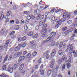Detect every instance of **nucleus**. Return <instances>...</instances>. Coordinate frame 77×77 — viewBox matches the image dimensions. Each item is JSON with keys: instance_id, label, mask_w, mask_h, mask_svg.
Listing matches in <instances>:
<instances>
[{"instance_id": "nucleus-1", "label": "nucleus", "mask_w": 77, "mask_h": 77, "mask_svg": "<svg viewBox=\"0 0 77 77\" xmlns=\"http://www.w3.org/2000/svg\"><path fill=\"white\" fill-rule=\"evenodd\" d=\"M72 44H69L67 46L69 47V48H67L66 50V52H67L69 50V52L71 53H73L74 54V56L76 57L77 56V51L75 52V51H73V47L72 46Z\"/></svg>"}, {"instance_id": "nucleus-2", "label": "nucleus", "mask_w": 77, "mask_h": 77, "mask_svg": "<svg viewBox=\"0 0 77 77\" xmlns=\"http://www.w3.org/2000/svg\"><path fill=\"white\" fill-rule=\"evenodd\" d=\"M67 56L69 57V59L68 61L67 60H66L65 62V64L66 65H67V68L68 69H70L71 67V65L70 63H71V57H72V54L70 53V52L67 54Z\"/></svg>"}, {"instance_id": "nucleus-3", "label": "nucleus", "mask_w": 77, "mask_h": 77, "mask_svg": "<svg viewBox=\"0 0 77 77\" xmlns=\"http://www.w3.org/2000/svg\"><path fill=\"white\" fill-rule=\"evenodd\" d=\"M55 21L57 23V24L55 25V28H58L61 25L62 22H63L61 20H58L57 19L55 20Z\"/></svg>"}, {"instance_id": "nucleus-4", "label": "nucleus", "mask_w": 77, "mask_h": 77, "mask_svg": "<svg viewBox=\"0 0 77 77\" xmlns=\"http://www.w3.org/2000/svg\"><path fill=\"white\" fill-rule=\"evenodd\" d=\"M50 52V51L49 50H48L46 52H45L44 54H43V55L45 57H46V59H48L50 56L49 54V53Z\"/></svg>"}, {"instance_id": "nucleus-5", "label": "nucleus", "mask_w": 77, "mask_h": 77, "mask_svg": "<svg viewBox=\"0 0 77 77\" xmlns=\"http://www.w3.org/2000/svg\"><path fill=\"white\" fill-rule=\"evenodd\" d=\"M66 13H67L66 12H65L63 14V17H66V18L67 19H69L70 17V16L71 15V14H67Z\"/></svg>"}, {"instance_id": "nucleus-6", "label": "nucleus", "mask_w": 77, "mask_h": 77, "mask_svg": "<svg viewBox=\"0 0 77 77\" xmlns=\"http://www.w3.org/2000/svg\"><path fill=\"white\" fill-rule=\"evenodd\" d=\"M47 24H44V25H43V26L42 27V32H47V30L45 28L47 27Z\"/></svg>"}, {"instance_id": "nucleus-7", "label": "nucleus", "mask_w": 77, "mask_h": 77, "mask_svg": "<svg viewBox=\"0 0 77 77\" xmlns=\"http://www.w3.org/2000/svg\"><path fill=\"white\" fill-rule=\"evenodd\" d=\"M7 71L11 73H12L13 72V67H11L10 66H8Z\"/></svg>"}, {"instance_id": "nucleus-8", "label": "nucleus", "mask_w": 77, "mask_h": 77, "mask_svg": "<svg viewBox=\"0 0 77 77\" xmlns=\"http://www.w3.org/2000/svg\"><path fill=\"white\" fill-rule=\"evenodd\" d=\"M51 64L50 65V68H54V60L52 59L50 61Z\"/></svg>"}, {"instance_id": "nucleus-9", "label": "nucleus", "mask_w": 77, "mask_h": 77, "mask_svg": "<svg viewBox=\"0 0 77 77\" xmlns=\"http://www.w3.org/2000/svg\"><path fill=\"white\" fill-rule=\"evenodd\" d=\"M22 45L20 44L17 47L15 48L14 50L15 51H18L20 50L21 47H22Z\"/></svg>"}, {"instance_id": "nucleus-10", "label": "nucleus", "mask_w": 77, "mask_h": 77, "mask_svg": "<svg viewBox=\"0 0 77 77\" xmlns=\"http://www.w3.org/2000/svg\"><path fill=\"white\" fill-rule=\"evenodd\" d=\"M25 59V57L23 56H21L18 59L19 63H22V61H23Z\"/></svg>"}, {"instance_id": "nucleus-11", "label": "nucleus", "mask_w": 77, "mask_h": 77, "mask_svg": "<svg viewBox=\"0 0 77 77\" xmlns=\"http://www.w3.org/2000/svg\"><path fill=\"white\" fill-rule=\"evenodd\" d=\"M10 41L9 40H8L6 42V43L4 45V48L5 49H7L8 48V45Z\"/></svg>"}, {"instance_id": "nucleus-12", "label": "nucleus", "mask_w": 77, "mask_h": 77, "mask_svg": "<svg viewBox=\"0 0 77 77\" xmlns=\"http://www.w3.org/2000/svg\"><path fill=\"white\" fill-rule=\"evenodd\" d=\"M56 54V50L55 49H54L51 52V56L52 57H53L55 56Z\"/></svg>"}, {"instance_id": "nucleus-13", "label": "nucleus", "mask_w": 77, "mask_h": 77, "mask_svg": "<svg viewBox=\"0 0 77 77\" xmlns=\"http://www.w3.org/2000/svg\"><path fill=\"white\" fill-rule=\"evenodd\" d=\"M8 57H9V55L8 54L4 58V61H3V63H5V62L7 60H8Z\"/></svg>"}, {"instance_id": "nucleus-14", "label": "nucleus", "mask_w": 77, "mask_h": 77, "mask_svg": "<svg viewBox=\"0 0 77 77\" xmlns=\"http://www.w3.org/2000/svg\"><path fill=\"white\" fill-rule=\"evenodd\" d=\"M7 69V66L6 64H4L2 67V71L6 70Z\"/></svg>"}, {"instance_id": "nucleus-15", "label": "nucleus", "mask_w": 77, "mask_h": 77, "mask_svg": "<svg viewBox=\"0 0 77 77\" xmlns=\"http://www.w3.org/2000/svg\"><path fill=\"white\" fill-rule=\"evenodd\" d=\"M56 32H53L50 33V36L52 37H54L56 35Z\"/></svg>"}, {"instance_id": "nucleus-16", "label": "nucleus", "mask_w": 77, "mask_h": 77, "mask_svg": "<svg viewBox=\"0 0 77 77\" xmlns=\"http://www.w3.org/2000/svg\"><path fill=\"white\" fill-rule=\"evenodd\" d=\"M65 55H63L62 57V58H61V59H60L59 60L61 61L62 62H63L64 60L65 59Z\"/></svg>"}, {"instance_id": "nucleus-17", "label": "nucleus", "mask_w": 77, "mask_h": 77, "mask_svg": "<svg viewBox=\"0 0 77 77\" xmlns=\"http://www.w3.org/2000/svg\"><path fill=\"white\" fill-rule=\"evenodd\" d=\"M24 67V64H22L20 65V66L19 67V70L20 71L22 70L23 69V68Z\"/></svg>"}, {"instance_id": "nucleus-18", "label": "nucleus", "mask_w": 77, "mask_h": 77, "mask_svg": "<svg viewBox=\"0 0 77 77\" xmlns=\"http://www.w3.org/2000/svg\"><path fill=\"white\" fill-rule=\"evenodd\" d=\"M35 12L37 14H39L41 13V11L38 9H37V10H35L34 13Z\"/></svg>"}, {"instance_id": "nucleus-19", "label": "nucleus", "mask_w": 77, "mask_h": 77, "mask_svg": "<svg viewBox=\"0 0 77 77\" xmlns=\"http://www.w3.org/2000/svg\"><path fill=\"white\" fill-rule=\"evenodd\" d=\"M72 32V31H70V30H67V31H65V32L64 33V34L65 35H67L69 34V32Z\"/></svg>"}, {"instance_id": "nucleus-20", "label": "nucleus", "mask_w": 77, "mask_h": 77, "mask_svg": "<svg viewBox=\"0 0 77 77\" xmlns=\"http://www.w3.org/2000/svg\"><path fill=\"white\" fill-rule=\"evenodd\" d=\"M19 26L17 25H16V26H14V28L15 30H18L19 29Z\"/></svg>"}, {"instance_id": "nucleus-21", "label": "nucleus", "mask_w": 77, "mask_h": 77, "mask_svg": "<svg viewBox=\"0 0 77 77\" xmlns=\"http://www.w3.org/2000/svg\"><path fill=\"white\" fill-rule=\"evenodd\" d=\"M51 45L52 47H56L57 46L56 45V43L55 42H53L51 43Z\"/></svg>"}, {"instance_id": "nucleus-22", "label": "nucleus", "mask_w": 77, "mask_h": 77, "mask_svg": "<svg viewBox=\"0 0 77 77\" xmlns=\"http://www.w3.org/2000/svg\"><path fill=\"white\" fill-rule=\"evenodd\" d=\"M51 72V69H49V70H48V75H50Z\"/></svg>"}, {"instance_id": "nucleus-23", "label": "nucleus", "mask_w": 77, "mask_h": 77, "mask_svg": "<svg viewBox=\"0 0 77 77\" xmlns=\"http://www.w3.org/2000/svg\"><path fill=\"white\" fill-rule=\"evenodd\" d=\"M57 75V72H54L53 73L52 77H55Z\"/></svg>"}, {"instance_id": "nucleus-24", "label": "nucleus", "mask_w": 77, "mask_h": 77, "mask_svg": "<svg viewBox=\"0 0 77 77\" xmlns=\"http://www.w3.org/2000/svg\"><path fill=\"white\" fill-rule=\"evenodd\" d=\"M31 57V54L30 53H28L26 56V58H29Z\"/></svg>"}, {"instance_id": "nucleus-25", "label": "nucleus", "mask_w": 77, "mask_h": 77, "mask_svg": "<svg viewBox=\"0 0 77 77\" xmlns=\"http://www.w3.org/2000/svg\"><path fill=\"white\" fill-rule=\"evenodd\" d=\"M10 13L11 12L10 11H8L7 13V14L6 16H5V17H8L10 15Z\"/></svg>"}, {"instance_id": "nucleus-26", "label": "nucleus", "mask_w": 77, "mask_h": 77, "mask_svg": "<svg viewBox=\"0 0 77 77\" xmlns=\"http://www.w3.org/2000/svg\"><path fill=\"white\" fill-rule=\"evenodd\" d=\"M38 35V34L37 33L35 35H32V38H37Z\"/></svg>"}, {"instance_id": "nucleus-27", "label": "nucleus", "mask_w": 77, "mask_h": 77, "mask_svg": "<svg viewBox=\"0 0 77 77\" xmlns=\"http://www.w3.org/2000/svg\"><path fill=\"white\" fill-rule=\"evenodd\" d=\"M33 32H31L28 33V36H32L33 35Z\"/></svg>"}, {"instance_id": "nucleus-28", "label": "nucleus", "mask_w": 77, "mask_h": 77, "mask_svg": "<svg viewBox=\"0 0 77 77\" xmlns=\"http://www.w3.org/2000/svg\"><path fill=\"white\" fill-rule=\"evenodd\" d=\"M72 20H69L67 21V23H68L70 25L72 23Z\"/></svg>"}, {"instance_id": "nucleus-29", "label": "nucleus", "mask_w": 77, "mask_h": 77, "mask_svg": "<svg viewBox=\"0 0 77 77\" xmlns=\"http://www.w3.org/2000/svg\"><path fill=\"white\" fill-rule=\"evenodd\" d=\"M14 57L16 58L17 57H19L20 56L18 54V53H16L14 55Z\"/></svg>"}, {"instance_id": "nucleus-30", "label": "nucleus", "mask_w": 77, "mask_h": 77, "mask_svg": "<svg viewBox=\"0 0 77 77\" xmlns=\"http://www.w3.org/2000/svg\"><path fill=\"white\" fill-rule=\"evenodd\" d=\"M44 32L43 33V34L42 35V36L43 37H44L45 36H46V32H45V31L44 32Z\"/></svg>"}, {"instance_id": "nucleus-31", "label": "nucleus", "mask_w": 77, "mask_h": 77, "mask_svg": "<svg viewBox=\"0 0 77 77\" xmlns=\"http://www.w3.org/2000/svg\"><path fill=\"white\" fill-rule=\"evenodd\" d=\"M4 29H2L1 30V31H0L1 34H2V35H3L4 33Z\"/></svg>"}, {"instance_id": "nucleus-32", "label": "nucleus", "mask_w": 77, "mask_h": 77, "mask_svg": "<svg viewBox=\"0 0 77 77\" xmlns=\"http://www.w3.org/2000/svg\"><path fill=\"white\" fill-rule=\"evenodd\" d=\"M27 45V43H26V42H24L23 44V45H22V46H22V47H23V48H24L26 46V45Z\"/></svg>"}, {"instance_id": "nucleus-33", "label": "nucleus", "mask_w": 77, "mask_h": 77, "mask_svg": "<svg viewBox=\"0 0 77 77\" xmlns=\"http://www.w3.org/2000/svg\"><path fill=\"white\" fill-rule=\"evenodd\" d=\"M4 18V15L3 14H2L0 16V19L1 20H2Z\"/></svg>"}, {"instance_id": "nucleus-34", "label": "nucleus", "mask_w": 77, "mask_h": 77, "mask_svg": "<svg viewBox=\"0 0 77 77\" xmlns=\"http://www.w3.org/2000/svg\"><path fill=\"white\" fill-rule=\"evenodd\" d=\"M62 50H60L59 51V55H61L62 54Z\"/></svg>"}, {"instance_id": "nucleus-35", "label": "nucleus", "mask_w": 77, "mask_h": 77, "mask_svg": "<svg viewBox=\"0 0 77 77\" xmlns=\"http://www.w3.org/2000/svg\"><path fill=\"white\" fill-rule=\"evenodd\" d=\"M22 41H25L26 39V36H24L23 38H22Z\"/></svg>"}, {"instance_id": "nucleus-36", "label": "nucleus", "mask_w": 77, "mask_h": 77, "mask_svg": "<svg viewBox=\"0 0 77 77\" xmlns=\"http://www.w3.org/2000/svg\"><path fill=\"white\" fill-rule=\"evenodd\" d=\"M65 68H66L65 65V64L63 65L62 66V70L63 71V69H65Z\"/></svg>"}, {"instance_id": "nucleus-37", "label": "nucleus", "mask_w": 77, "mask_h": 77, "mask_svg": "<svg viewBox=\"0 0 77 77\" xmlns=\"http://www.w3.org/2000/svg\"><path fill=\"white\" fill-rule=\"evenodd\" d=\"M44 24V22L43 21H40L39 22V25L40 26L43 25Z\"/></svg>"}, {"instance_id": "nucleus-38", "label": "nucleus", "mask_w": 77, "mask_h": 77, "mask_svg": "<svg viewBox=\"0 0 77 77\" xmlns=\"http://www.w3.org/2000/svg\"><path fill=\"white\" fill-rule=\"evenodd\" d=\"M37 54V53L36 52V51L33 52L32 53V55L33 56H36Z\"/></svg>"}, {"instance_id": "nucleus-39", "label": "nucleus", "mask_w": 77, "mask_h": 77, "mask_svg": "<svg viewBox=\"0 0 77 77\" xmlns=\"http://www.w3.org/2000/svg\"><path fill=\"white\" fill-rule=\"evenodd\" d=\"M67 28L66 26H65L62 28V30L63 31H65L67 29Z\"/></svg>"}, {"instance_id": "nucleus-40", "label": "nucleus", "mask_w": 77, "mask_h": 77, "mask_svg": "<svg viewBox=\"0 0 77 77\" xmlns=\"http://www.w3.org/2000/svg\"><path fill=\"white\" fill-rule=\"evenodd\" d=\"M15 33V31H13L10 34V36H12Z\"/></svg>"}, {"instance_id": "nucleus-41", "label": "nucleus", "mask_w": 77, "mask_h": 77, "mask_svg": "<svg viewBox=\"0 0 77 77\" xmlns=\"http://www.w3.org/2000/svg\"><path fill=\"white\" fill-rule=\"evenodd\" d=\"M24 29L25 30H27L28 29V27L27 26V25H24Z\"/></svg>"}, {"instance_id": "nucleus-42", "label": "nucleus", "mask_w": 77, "mask_h": 77, "mask_svg": "<svg viewBox=\"0 0 77 77\" xmlns=\"http://www.w3.org/2000/svg\"><path fill=\"white\" fill-rule=\"evenodd\" d=\"M40 72L41 73V74L42 75H43L44 73V70L42 69L40 70Z\"/></svg>"}, {"instance_id": "nucleus-43", "label": "nucleus", "mask_w": 77, "mask_h": 77, "mask_svg": "<svg viewBox=\"0 0 77 77\" xmlns=\"http://www.w3.org/2000/svg\"><path fill=\"white\" fill-rule=\"evenodd\" d=\"M26 18L27 19V20H30L31 19V17L30 15L27 16Z\"/></svg>"}, {"instance_id": "nucleus-44", "label": "nucleus", "mask_w": 77, "mask_h": 77, "mask_svg": "<svg viewBox=\"0 0 77 77\" xmlns=\"http://www.w3.org/2000/svg\"><path fill=\"white\" fill-rule=\"evenodd\" d=\"M34 42H35L34 40H33L32 41H30V45H32L34 44Z\"/></svg>"}, {"instance_id": "nucleus-45", "label": "nucleus", "mask_w": 77, "mask_h": 77, "mask_svg": "<svg viewBox=\"0 0 77 77\" xmlns=\"http://www.w3.org/2000/svg\"><path fill=\"white\" fill-rule=\"evenodd\" d=\"M55 19V17H53L51 19V21L53 22L54 21Z\"/></svg>"}, {"instance_id": "nucleus-46", "label": "nucleus", "mask_w": 77, "mask_h": 77, "mask_svg": "<svg viewBox=\"0 0 77 77\" xmlns=\"http://www.w3.org/2000/svg\"><path fill=\"white\" fill-rule=\"evenodd\" d=\"M14 21L15 23H16V24H18L19 23V20L17 19H16Z\"/></svg>"}, {"instance_id": "nucleus-47", "label": "nucleus", "mask_w": 77, "mask_h": 77, "mask_svg": "<svg viewBox=\"0 0 77 77\" xmlns=\"http://www.w3.org/2000/svg\"><path fill=\"white\" fill-rule=\"evenodd\" d=\"M59 69V66L57 65L56 66V68L55 69V71H57Z\"/></svg>"}, {"instance_id": "nucleus-48", "label": "nucleus", "mask_w": 77, "mask_h": 77, "mask_svg": "<svg viewBox=\"0 0 77 77\" xmlns=\"http://www.w3.org/2000/svg\"><path fill=\"white\" fill-rule=\"evenodd\" d=\"M74 33L77 34V29H76V28L74 29Z\"/></svg>"}, {"instance_id": "nucleus-49", "label": "nucleus", "mask_w": 77, "mask_h": 77, "mask_svg": "<svg viewBox=\"0 0 77 77\" xmlns=\"http://www.w3.org/2000/svg\"><path fill=\"white\" fill-rule=\"evenodd\" d=\"M9 18H8V17L6 19V20H5V23H7L9 22Z\"/></svg>"}, {"instance_id": "nucleus-50", "label": "nucleus", "mask_w": 77, "mask_h": 77, "mask_svg": "<svg viewBox=\"0 0 77 77\" xmlns=\"http://www.w3.org/2000/svg\"><path fill=\"white\" fill-rule=\"evenodd\" d=\"M39 28V26H36L35 27V31H37L38 29Z\"/></svg>"}, {"instance_id": "nucleus-51", "label": "nucleus", "mask_w": 77, "mask_h": 77, "mask_svg": "<svg viewBox=\"0 0 77 77\" xmlns=\"http://www.w3.org/2000/svg\"><path fill=\"white\" fill-rule=\"evenodd\" d=\"M48 42L47 41V40H43V41H42V42L43 44L45 43H47Z\"/></svg>"}, {"instance_id": "nucleus-52", "label": "nucleus", "mask_w": 77, "mask_h": 77, "mask_svg": "<svg viewBox=\"0 0 77 77\" xmlns=\"http://www.w3.org/2000/svg\"><path fill=\"white\" fill-rule=\"evenodd\" d=\"M29 21H28L27 20H25V21H24V23H25L26 25L29 24Z\"/></svg>"}, {"instance_id": "nucleus-53", "label": "nucleus", "mask_w": 77, "mask_h": 77, "mask_svg": "<svg viewBox=\"0 0 77 77\" xmlns=\"http://www.w3.org/2000/svg\"><path fill=\"white\" fill-rule=\"evenodd\" d=\"M22 52H20L19 53H17V54H18V55L19 57H20L21 55H22Z\"/></svg>"}, {"instance_id": "nucleus-54", "label": "nucleus", "mask_w": 77, "mask_h": 77, "mask_svg": "<svg viewBox=\"0 0 77 77\" xmlns=\"http://www.w3.org/2000/svg\"><path fill=\"white\" fill-rule=\"evenodd\" d=\"M22 75H23V76L25 74V71L24 70H23L21 72Z\"/></svg>"}, {"instance_id": "nucleus-55", "label": "nucleus", "mask_w": 77, "mask_h": 77, "mask_svg": "<svg viewBox=\"0 0 77 77\" xmlns=\"http://www.w3.org/2000/svg\"><path fill=\"white\" fill-rule=\"evenodd\" d=\"M53 9H52L51 10V12H54V11L56 10V8H53Z\"/></svg>"}, {"instance_id": "nucleus-56", "label": "nucleus", "mask_w": 77, "mask_h": 77, "mask_svg": "<svg viewBox=\"0 0 77 77\" xmlns=\"http://www.w3.org/2000/svg\"><path fill=\"white\" fill-rule=\"evenodd\" d=\"M4 49V47L3 46H0V50H2Z\"/></svg>"}, {"instance_id": "nucleus-57", "label": "nucleus", "mask_w": 77, "mask_h": 77, "mask_svg": "<svg viewBox=\"0 0 77 77\" xmlns=\"http://www.w3.org/2000/svg\"><path fill=\"white\" fill-rule=\"evenodd\" d=\"M31 19L32 20H34L35 19V17L33 15H31Z\"/></svg>"}, {"instance_id": "nucleus-58", "label": "nucleus", "mask_w": 77, "mask_h": 77, "mask_svg": "<svg viewBox=\"0 0 77 77\" xmlns=\"http://www.w3.org/2000/svg\"><path fill=\"white\" fill-rule=\"evenodd\" d=\"M51 40V37H49L47 39V42H48Z\"/></svg>"}, {"instance_id": "nucleus-59", "label": "nucleus", "mask_w": 77, "mask_h": 77, "mask_svg": "<svg viewBox=\"0 0 77 77\" xmlns=\"http://www.w3.org/2000/svg\"><path fill=\"white\" fill-rule=\"evenodd\" d=\"M66 20V18H62V19L61 20V21H62V22H63L65 20Z\"/></svg>"}, {"instance_id": "nucleus-60", "label": "nucleus", "mask_w": 77, "mask_h": 77, "mask_svg": "<svg viewBox=\"0 0 77 77\" xmlns=\"http://www.w3.org/2000/svg\"><path fill=\"white\" fill-rule=\"evenodd\" d=\"M27 53V51H24L23 53V55H25Z\"/></svg>"}, {"instance_id": "nucleus-61", "label": "nucleus", "mask_w": 77, "mask_h": 77, "mask_svg": "<svg viewBox=\"0 0 77 77\" xmlns=\"http://www.w3.org/2000/svg\"><path fill=\"white\" fill-rule=\"evenodd\" d=\"M55 43L56 46H57L59 45V42H57L56 43Z\"/></svg>"}, {"instance_id": "nucleus-62", "label": "nucleus", "mask_w": 77, "mask_h": 77, "mask_svg": "<svg viewBox=\"0 0 77 77\" xmlns=\"http://www.w3.org/2000/svg\"><path fill=\"white\" fill-rule=\"evenodd\" d=\"M17 64H15L14 65V69H16V68H17Z\"/></svg>"}, {"instance_id": "nucleus-63", "label": "nucleus", "mask_w": 77, "mask_h": 77, "mask_svg": "<svg viewBox=\"0 0 77 77\" xmlns=\"http://www.w3.org/2000/svg\"><path fill=\"white\" fill-rule=\"evenodd\" d=\"M74 15H77V11H75L74 13Z\"/></svg>"}, {"instance_id": "nucleus-64", "label": "nucleus", "mask_w": 77, "mask_h": 77, "mask_svg": "<svg viewBox=\"0 0 77 77\" xmlns=\"http://www.w3.org/2000/svg\"><path fill=\"white\" fill-rule=\"evenodd\" d=\"M16 9H17V7L16 5H15L13 6V9L14 10Z\"/></svg>"}]
</instances>
